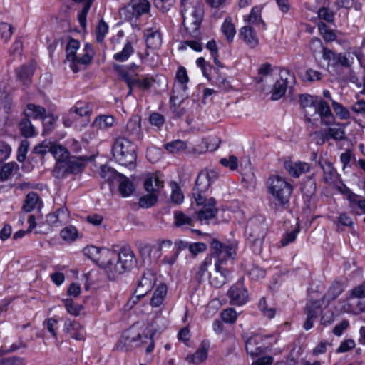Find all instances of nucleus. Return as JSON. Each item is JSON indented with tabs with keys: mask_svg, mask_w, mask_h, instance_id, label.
Returning a JSON list of instances; mask_svg holds the SVG:
<instances>
[{
	"mask_svg": "<svg viewBox=\"0 0 365 365\" xmlns=\"http://www.w3.org/2000/svg\"><path fill=\"white\" fill-rule=\"evenodd\" d=\"M133 53L134 48L132 43L130 41H127L122 51L114 54L113 58L117 61L124 62L127 61Z\"/></svg>",
	"mask_w": 365,
	"mask_h": 365,
	"instance_id": "e433bc0d",
	"label": "nucleus"
},
{
	"mask_svg": "<svg viewBox=\"0 0 365 365\" xmlns=\"http://www.w3.org/2000/svg\"><path fill=\"white\" fill-rule=\"evenodd\" d=\"M51 153L58 161L56 165L63 164L71 156L68 150L61 145L51 144Z\"/></svg>",
	"mask_w": 365,
	"mask_h": 365,
	"instance_id": "a878e982",
	"label": "nucleus"
},
{
	"mask_svg": "<svg viewBox=\"0 0 365 365\" xmlns=\"http://www.w3.org/2000/svg\"><path fill=\"white\" fill-rule=\"evenodd\" d=\"M121 176L122 178L117 181L119 183L118 190L121 196L126 197L131 195L135 189L132 181L128 178L123 174Z\"/></svg>",
	"mask_w": 365,
	"mask_h": 365,
	"instance_id": "cd10ccee",
	"label": "nucleus"
},
{
	"mask_svg": "<svg viewBox=\"0 0 365 365\" xmlns=\"http://www.w3.org/2000/svg\"><path fill=\"white\" fill-rule=\"evenodd\" d=\"M218 178L217 173L215 170L201 171L196 179L195 187L192 190V195L196 204L202 207L196 212L197 218L202 224H209V221L217 215L218 209L216 207L217 202L214 197L207 198L206 192L210 186Z\"/></svg>",
	"mask_w": 365,
	"mask_h": 365,
	"instance_id": "f257e3e1",
	"label": "nucleus"
},
{
	"mask_svg": "<svg viewBox=\"0 0 365 365\" xmlns=\"http://www.w3.org/2000/svg\"><path fill=\"white\" fill-rule=\"evenodd\" d=\"M108 24L101 19L96 29V41L98 42H102L103 41L106 34L108 33Z\"/></svg>",
	"mask_w": 365,
	"mask_h": 365,
	"instance_id": "bf43d9fd",
	"label": "nucleus"
},
{
	"mask_svg": "<svg viewBox=\"0 0 365 365\" xmlns=\"http://www.w3.org/2000/svg\"><path fill=\"white\" fill-rule=\"evenodd\" d=\"M211 256L215 259V272L210 274L209 282L212 287L220 288L230 279V271L227 267L235 255V250L231 245H225L214 239L210 245Z\"/></svg>",
	"mask_w": 365,
	"mask_h": 365,
	"instance_id": "f03ea898",
	"label": "nucleus"
},
{
	"mask_svg": "<svg viewBox=\"0 0 365 365\" xmlns=\"http://www.w3.org/2000/svg\"><path fill=\"white\" fill-rule=\"evenodd\" d=\"M143 36L147 48L158 49L160 47L163 39L159 28L149 27L143 31Z\"/></svg>",
	"mask_w": 365,
	"mask_h": 365,
	"instance_id": "4468645a",
	"label": "nucleus"
},
{
	"mask_svg": "<svg viewBox=\"0 0 365 365\" xmlns=\"http://www.w3.org/2000/svg\"><path fill=\"white\" fill-rule=\"evenodd\" d=\"M175 225L177 227L194 226L192 217L186 215L182 211H175L174 212Z\"/></svg>",
	"mask_w": 365,
	"mask_h": 365,
	"instance_id": "58836bf2",
	"label": "nucleus"
},
{
	"mask_svg": "<svg viewBox=\"0 0 365 365\" xmlns=\"http://www.w3.org/2000/svg\"><path fill=\"white\" fill-rule=\"evenodd\" d=\"M65 330L70 334L71 337L81 341L84 339V331L81 325L76 321L66 320Z\"/></svg>",
	"mask_w": 365,
	"mask_h": 365,
	"instance_id": "5701e85b",
	"label": "nucleus"
},
{
	"mask_svg": "<svg viewBox=\"0 0 365 365\" xmlns=\"http://www.w3.org/2000/svg\"><path fill=\"white\" fill-rule=\"evenodd\" d=\"M163 187V181L160 180L155 175H150L144 181V187L149 193H155Z\"/></svg>",
	"mask_w": 365,
	"mask_h": 365,
	"instance_id": "c85d7f7f",
	"label": "nucleus"
},
{
	"mask_svg": "<svg viewBox=\"0 0 365 365\" xmlns=\"http://www.w3.org/2000/svg\"><path fill=\"white\" fill-rule=\"evenodd\" d=\"M215 83L222 91H226L230 88V83L227 78L221 74H217Z\"/></svg>",
	"mask_w": 365,
	"mask_h": 365,
	"instance_id": "774afa93",
	"label": "nucleus"
},
{
	"mask_svg": "<svg viewBox=\"0 0 365 365\" xmlns=\"http://www.w3.org/2000/svg\"><path fill=\"white\" fill-rule=\"evenodd\" d=\"M51 143L50 142L43 141V143L36 145L33 149L35 154L44 156L46 153H51Z\"/></svg>",
	"mask_w": 365,
	"mask_h": 365,
	"instance_id": "680f3d73",
	"label": "nucleus"
},
{
	"mask_svg": "<svg viewBox=\"0 0 365 365\" xmlns=\"http://www.w3.org/2000/svg\"><path fill=\"white\" fill-rule=\"evenodd\" d=\"M24 113L25 117H27L29 119L31 118L34 120H42V118L46 114V110L42 106L36 105L34 103H28Z\"/></svg>",
	"mask_w": 365,
	"mask_h": 365,
	"instance_id": "393cba45",
	"label": "nucleus"
},
{
	"mask_svg": "<svg viewBox=\"0 0 365 365\" xmlns=\"http://www.w3.org/2000/svg\"><path fill=\"white\" fill-rule=\"evenodd\" d=\"M13 34V27L11 24L1 22L0 23V36L1 39L6 43Z\"/></svg>",
	"mask_w": 365,
	"mask_h": 365,
	"instance_id": "603ef678",
	"label": "nucleus"
},
{
	"mask_svg": "<svg viewBox=\"0 0 365 365\" xmlns=\"http://www.w3.org/2000/svg\"><path fill=\"white\" fill-rule=\"evenodd\" d=\"M322 304L323 302L321 299L309 300L307 302L304 312L307 314V317L303 325L305 330H309L312 328L314 321L322 314Z\"/></svg>",
	"mask_w": 365,
	"mask_h": 365,
	"instance_id": "9d476101",
	"label": "nucleus"
},
{
	"mask_svg": "<svg viewBox=\"0 0 365 365\" xmlns=\"http://www.w3.org/2000/svg\"><path fill=\"white\" fill-rule=\"evenodd\" d=\"M14 168H19V165L14 162L8 163L3 165L0 169V181L4 182L7 180Z\"/></svg>",
	"mask_w": 365,
	"mask_h": 365,
	"instance_id": "c03bdc74",
	"label": "nucleus"
},
{
	"mask_svg": "<svg viewBox=\"0 0 365 365\" xmlns=\"http://www.w3.org/2000/svg\"><path fill=\"white\" fill-rule=\"evenodd\" d=\"M34 73V68L32 66H22L16 70V76L19 81L24 84L31 82V78Z\"/></svg>",
	"mask_w": 365,
	"mask_h": 365,
	"instance_id": "473e14b6",
	"label": "nucleus"
},
{
	"mask_svg": "<svg viewBox=\"0 0 365 365\" xmlns=\"http://www.w3.org/2000/svg\"><path fill=\"white\" fill-rule=\"evenodd\" d=\"M103 252L109 259L106 262H102L101 266L111 281L125 272H130L137 264L135 255L128 247H122L118 254L108 250H103Z\"/></svg>",
	"mask_w": 365,
	"mask_h": 365,
	"instance_id": "7ed1b4c3",
	"label": "nucleus"
},
{
	"mask_svg": "<svg viewBox=\"0 0 365 365\" xmlns=\"http://www.w3.org/2000/svg\"><path fill=\"white\" fill-rule=\"evenodd\" d=\"M158 195L156 193H148L139 199V206L143 208H149L156 204Z\"/></svg>",
	"mask_w": 365,
	"mask_h": 365,
	"instance_id": "49530a36",
	"label": "nucleus"
},
{
	"mask_svg": "<svg viewBox=\"0 0 365 365\" xmlns=\"http://www.w3.org/2000/svg\"><path fill=\"white\" fill-rule=\"evenodd\" d=\"M318 16L320 19H323L327 22L334 21V13L327 7H322L318 10Z\"/></svg>",
	"mask_w": 365,
	"mask_h": 365,
	"instance_id": "338daca9",
	"label": "nucleus"
},
{
	"mask_svg": "<svg viewBox=\"0 0 365 365\" xmlns=\"http://www.w3.org/2000/svg\"><path fill=\"white\" fill-rule=\"evenodd\" d=\"M122 137H126L131 140L132 142L134 140H140L143 138L140 122L135 120H129Z\"/></svg>",
	"mask_w": 365,
	"mask_h": 365,
	"instance_id": "a211bd4d",
	"label": "nucleus"
},
{
	"mask_svg": "<svg viewBox=\"0 0 365 365\" xmlns=\"http://www.w3.org/2000/svg\"><path fill=\"white\" fill-rule=\"evenodd\" d=\"M78 232L76 227L73 225L66 226L61 231V236L63 240L71 242L76 240Z\"/></svg>",
	"mask_w": 365,
	"mask_h": 365,
	"instance_id": "37998d69",
	"label": "nucleus"
},
{
	"mask_svg": "<svg viewBox=\"0 0 365 365\" xmlns=\"http://www.w3.org/2000/svg\"><path fill=\"white\" fill-rule=\"evenodd\" d=\"M114 122L115 119L110 115H100L95 119L93 125L102 129L111 127Z\"/></svg>",
	"mask_w": 365,
	"mask_h": 365,
	"instance_id": "09e8293b",
	"label": "nucleus"
},
{
	"mask_svg": "<svg viewBox=\"0 0 365 365\" xmlns=\"http://www.w3.org/2000/svg\"><path fill=\"white\" fill-rule=\"evenodd\" d=\"M155 281V274L150 270H147L138 282L135 293H139V296H145L153 289Z\"/></svg>",
	"mask_w": 365,
	"mask_h": 365,
	"instance_id": "2eb2a0df",
	"label": "nucleus"
},
{
	"mask_svg": "<svg viewBox=\"0 0 365 365\" xmlns=\"http://www.w3.org/2000/svg\"><path fill=\"white\" fill-rule=\"evenodd\" d=\"M176 78L178 79V84L175 85L170 96L172 107L176 105L177 100H179V103H180L185 98V93L187 88L186 84L189 81V78L185 67H179L176 73Z\"/></svg>",
	"mask_w": 365,
	"mask_h": 365,
	"instance_id": "1a4fd4ad",
	"label": "nucleus"
},
{
	"mask_svg": "<svg viewBox=\"0 0 365 365\" xmlns=\"http://www.w3.org/2000/svg\"><path fill=\"white\" fill-rule=\"evenodd\" d=\"M237 317L236 311L232 308H228L224 309L221 312V318L225 323L232 324L234 323Z\"/></svg>",
	"mask_w": 365,
	"mask_h": 365,
	"instance_id": "4d7b16f0",
	"label": "nucleus"
},
{
	"mask_svg": "<svg viewBox=\"0 0 365 365\" xmlns=\"http://www.w3.org/2000/svg\"><path fill=\"white\" fill-rule=\"evenodd\" d=\"M284 169L294 178H299L302 174L309 171V165L304 162L294 163L286 160L284 163Z\"/></svg>",
	"mask_w": 365,
	"mask_h": 365,
	"instance_id": "6ab92c4d",
	"label": "nucleus"
},
{
	"mask_svg": "<svg viewBox=\"0 0 365 365\" xmlns=\"http://www.w3.org/2000/svg\"><path fill=\"white\" fill-rule=\"evenodd\" d=\"M240 36L251 48H255L259 44V40L256 36V32L251 26H243L240 29Z\"/></svg>",
	"mask_w": 365,
	"mask_h": 365,
	"instance_id": "412c9836",
	"label": "nucleus"
},
{
	"mask_svg": "<svg viewBox=\"0 0 365 365\" xmlns=\"http://www.w3.org/2000/svg\"><path fill=\"white\" fill-rule=\"evenodd\" d=\"M86 159V156H70L63 164L56 165L54 173L56 177L64 178L68 174H77L81 172L85 166L84 161Z\"/></svg>",
	"mask_w": 365,
	"mask_h": 365,
	"instance_id": "6e6552de",
	"label": "nucleus"
},
{
	"mask_svg": "<svg viewBox=\"0 0 365 365\" xmlns=\"http://www.w3.org/2000/svg\"><path fill=\"white\" fill-rule=\"evenodd\" d=\"M299 232V229L297 227L290 232H285L280 241L282 246H287L289 244L293 242L296 240Z\"/></svg>",
	"mask_w": 365,
	"mask_h": 365,
	"instance_id": "13d9d810",
	"label": "nucleus"
},
{
	"mask_svg": "<svg viewBox=\"0 0 365 365\" xmlns=\"http://www.w3.org/2000/svg\"><path fill=\"white\" fill-rule=\"evenodd\" d=\"M101 252V249L93 245L87 246L83 249V254L90 259L98 264V265L102 268L101 265L103 262H101L100 259Z\"/></svg>",
	"mask_w": 365,
	"mask_h": 365,
	"instance_id": "4c0bfd02",
	"label": "nucleus"
},
{
	"mask_svg": "<svg viewBox=\"0 0 365 365\" xmlns=\"http://www.w3.org/2000/svg\"><path fill=\"white\" fill-rule=\"evenodd\" d=\"M346 138L345 132L341 128H329L322 133V143H325L330 138L335 140H342Z\"/></svg>",
	"mask_w": 365,
	"mask_h": 365,
	"instance_id": "c756f323",
	"label": "nucleus"
},
{
	"mask_svg": "<svg viewBox=\"0 0 365 365\" xmlns=\"http://www.w3.org/2000/svg\"><path fill=\"white\" fill-rule=\"evenodd\" d=\"M314 108L315 113H317L320 116L321 123L322 125L328 126L334 123L335 118L327 102L319 97Z\"/></svg>",
	"mask_w": 365,
	"mask_h": 365,
	"instance_id": "f8f14e48",
	"label": "nucleus"
},
{
	"mask_svg": "<svg viewBox=\"0 0 365 365\" xmlns=\"http://www.w3.org/2000/svg\"><path fill=\"white\" fill-rule=\"evenodd\" d=\"M138 146L126 137L116 138L112 145L114 160L119 165L135 168L137 160Z\"/></svg>",
	"mask_w": 365,
	"mask_h": 365,
	"instance_id": "20e7f679",
	"label": "nucleus"
},
{
	"mask_svg": "<svg viewBox=\"0 0 365 365\" xmlns=\"http://www.w3.org/2000/svg\"><path fill=\"white\" fill-rule=\"evenodd\" d=\"M19 128L21 135L25 138H32L36 135L34 126L27 117L24 116L21 120L19 123Z\"/></svg>",
	"mask_w": 365,
	"mask_h": 365,
	"instance_id": "7c9ffc66",
	"label": "nucleus"
},
{
	"mask_svg": "<svg viewBox=\"0 0 365 365\" xmlns=\"http://www.w3.org/2000/svg\"><path fill=\"white\" fill-rule=\"evenodd\" d=\"M206 48L210 51L216 66L220 68H223L224 66L218 59V49L215 41L211 40L208 41L206 44Z\"/></svg>",
	"mask_w": 365,
	"mask_h": 365,
	"instance_id": "3c124183",
	"label": "nucleus"
},
{
	"mask_svg": "<svg viewBox=\"0 0 365 365\" xmlns=\"http://www.w3.org/2000/svg\"><path fill=\"white\" fill-rule=\"evenodd\" d=\"M63 303L67 312L69 314L75 316H77L80 314L81 306L75 304L73 299H66L63 300Z\"/></svg>",
	"mask_w": 365,
	"mask_h": 365,
	"instance_id": "052dcab7",
	"label": "nucleus"
},
{
	"mask_svg": "<svg viewBox=\"0 0 365 365\" xmlns=\"http://www.w3.org/2000/svg\"><path fill=\"white\" fill-rule=\"evenodd\" d=\"M41 206L42 202L38 195L35 192H30L26 196L22 210L26 212H30L36 207L40 208Z\"/></svg>",
	"mask_w": 365,
	"mask_h": 365,
	"instance_id": "b1692460",
	"label": "nucleus"
},
{
	"mask_svg": "<svg viewBox=\"0 0 365 365\" xmlns=\"http://www.w3.org/2000/svg\"><path fill=\"white\" fill-rule=\"evenodd\" d=\"M78 48L79 41L70 37L66 46V60L74 62L76 58V51Z\"/></svg>",
	"mask_w": 365,
	"mask_h": 365,
	"instance_id": "f704fd0d",
	"label": "nucleus"
},
{
	"mask_svg": "<svg viewBox=\"0 0 365 365\" xmlns=\"http://www.w3.org/2000/svg\"><path fill=\"white\" fill-rule=\"evenodd\" d=\"M123 174L106 165L101 167L100 176L110 183L117 182Z\"/></svg>",
	"mask_w": 365,
	"mask_h": 365,
	"instance_id": "bb28decb",
	"label": "nucleus"
},
{
	"mask_svg": "<svg viewBox=\"0 0 365 365\" xmlns=\"http://www.w3.org/2000/svg\"><path fill=\"white\" fill-rule=\"evenodd\" d=\"M221 31L225 36L227 41L232 42L236 34V29L230 18H226L221 26Z\"/></svg>",
	"mask_w": 365,
	"mask_h": 365,
	"instance_id": "72a5a7b5",
	"label": "nucleus"
},
{
	"mask_svg": "<svg viewBox=\"0 0 365 365\" xmlns=\"http://www.w3.org/2000/svg\"><path fill=\"white\" fill-rule=\"evenodd\" d=\"M319 164L324 173V180L329 184H334L339 178L340 175L337 173L336 170L333 166L332 163L327 160H319Z\"/></svg>",
	"mask_w": 365,
	"mask_h": 365,
	"instance_id": "aec40b11",
	"label": "nucleus"
},
{
	"mask_svg": "<svg viewBox=\"0 0 365 365\" xmlns=\"http://www.w3.org/2000/svg\"><path fill=\"white\" fill-rule=\"evenodd\" d=\"M210 346V343L208 340H203L193 354L187 355L186 356V361L195 364H198L202 362L207 358Z\"/></svg>",
	"mask_w": 365,
	"mask_h": 365,
	"instance_id": "dca6fc26",
	"label": "nucleus"
},
{
	"mask_svg": "<svg viewBox=\"0 0 365 365\" xmlns=\"http://www.w3.org/2000/svg\"><path fill=\"white\" fill-rule=\"evenodd\" d=\"M247 273L250 278L253 280H258L259 279L264 278L266 274L264 269L255 264L251 265V267L247 269Z\"/></svg>",
	"mask_w": 365,
	"mask_h": 365,
	"instance_id": "864d4df0",
	"label": "nucleus"
},
{
	"mask_svg": "<svg viewBox=\"0 0 365 365\" xmlns=\"http://www.w3.org/2000/svg\"><path fill=\"white\" fill-rule=\"evenodd\" d=\"M261 7L259 6H254L248 16V22L252 24H262V29H266V24L262 19L261 15Z\"/></svg>",
	"mask_w": 365,
	"mask_h": 365,
	"instance_id": "79ce46f5",
	"label": "nucleus"
},
{
	"mask_svg": "<svg viewBox=\"0 0 365 365\" xmlns=\"http://www.w3.org/2000/svg\"><path fill=\"white\" fill-rule=\"evenodd\" d=\"M187 46L190 47L192 49H193L195 51H201L202 50V44L200 43L199 41L196 40H191V41H185L181 42L180 46H179L180 50H185L186 49Z\"/></svg>",
	"mask_w": 365,
	"mask_h": 365,
	"instance_id": "0e129e2a",
	"label": "nucleus"
},
{
	"mask_svg": "<svg viewBox=\"0 0 365 365\" xmlns=\"http://www.w3.org/2000/svg\"><path fill=\"white\" fill-rule=\"evenodd\" d=\"M212 257L211 255L207 257L199 265L198 269L196 272V277L200 282L203 280V277L207 272L208 267L212 264Z\"/></svg>",
	"mask_w": 365,
	"mask_h": 365,
	"instance_id": "8fccbe9b",
	"label": "nucleus"
},
{
	"mask_svg": "<svg viewBox=\"0 0 365 365\" xmlns=\"http://www.w3.org/2000/svg\"><path fill=\"white\" fill-rule=\"evenodd\" d=\"M230 302L232 305L240 306L246 303L248 294L242 283L233 284L227 292Z\"/></svg>",
	"mask_w": 365,
	"mask_h": 365,
	"instance_id": "9b49d317",
	"label": "nucleus"
},
{
	"mask_svg": "<svg viewBox=\"0 0 365 365\" xmlns=\"http://www.w3.org/2000/svg\"><path fill=\"white\" fill-rule=\"evenodd\" d=\"M354 63V58L349 59L346 53H339L336 54V58L334 63H331V66L337 67L342 66L344 68H350Z\"/></svg>",
	"mask_w": 365,
	"mask_h": 365,
	"instance_id": "a18cd8bd",
	"label": "nucleus"
},
{
	"mask_svg": "<svg viewBox=\"0 0 365 365\" xmlns=\"http://www.w3.org/2000/svg\"><path fill=\"white\" fill-rule=\"evenodd\" d=\"M343 290L342 284L339 282H334L329 288L324 297L329 302L334 301L342 293Z\"/></svg>",
	"mask_w": 365,
	"mask_h": 365,
	"instance_id": "ea45409f",
	"label": "nucleus"
},
{
	"mask_svg": "<svg viewBox=\"0 0 365 365\" xmlns=\"http://www.w3.org/2000/svg\"><path fill=\"white\" fill-rule=\"evenodd\" d=\"M265 348L264 338L260 334L251 336L245 343L246 351L252 356H257L262 354Z\"/></svg>",
	"mask_w": 365,
	"mask_h": 365,
	"instance_id": "ddd939ff",
	"label": "nucleus"
},
{
	"mask_svg": "<svg viewBox=\"0 0 365 365\" xmlns=\"http://www.w3.org/2000/svg\"><path fill=\"white\" fill-rule=\"evenodd\" d=\"M296 82L295 76L286 68H281L279 71V78L276 81L272 90L271 98L273 101H277L284 96L287 88L292 93L293 86Z\"/></svg>",
	"mask_w": 365,
	"mask_h": 365,
	"instance_id": "0eeeda50",
	"label": "nucleus"
},
{
	"mask_svg": "<svg viewBox=\"0 0 365 365\" xmlns=\"http://www.w3.org/2000/svg\"><path fill=\"white\" fill-rule=\"evenodd\" d=\"M265 218L262 215H257L247 222L245 236L253 252L259 255L262 251V245L267 234Z\"/></svg>",
	"mask_w": 365,
	"mask_h": 365,
	"instance_id": "39448f33",
	"label": "nucleus"
},
{
	"mask_svg": "<svg viewBox=\"0 0 365 365\" xmlns=\"http://www.w3.org/2000/svg\"><path fill=\"white\" fill-rule=\"evenodd\" d=\"M153 334H138L136 336L130 337L127 336L125 341V343H133L135 342L137 343V346H140L141 344H143L145 343H148L149 344L146 348V352L150 353L152 352L154 349V341H153Z\"/></svg>",
	"mask_w": 365,
	"mask_h": 365,
	"instance_id": "4be33fe9",
	"label": "nucleus"
},
{
	"mask_svg": "<svg viewBox=\"0 0 365 365\" xmlns=\"http://www.w3.org/2000/svg\"><path fill=\"white\" fill-rule=\"evenodd\" d=\"M165 148L170 153H174L185 150L186 148V143L181 140H176L167 143Z\"/></svg>",
	"mask_w": 365,
	"mask_h": 365,
	"instance_id": "6e6d98bb",
	"label": "nucleus"
},
{
	"mask_svg": "<svg viewBox=\"0 0 365 365\" xmlns=\"http://www.w3.org/2000/svg\"><path fill=\"white\" fill-rule=\"evenodd\" d=\"M268 192L274 197L276 209L289 204L293 191L292 185L279 175H272L267 181Z\"/></svg>",
	"mask_w": 365,
	"mask_h": 365,
	"instance_id": "423d86ee",
	"label": "nucleus"
},
{
	"mask_svg": "<svg viewBox=\"0 0 365 365\" xmlns=\"http://www.w3.org/2000/svg\"><path fill=\"white\" fill-rule=\"evenodd\" d=\"M258 307L264 314V316L272 319L275 315V310L272 308H268L267 304L264 297L260 299L258 304Z\"/></svg>",
	"mask_w": 365,
	"mask_h": 365,
	"instance_id": "e2e57ef3",
	"label": "nucleus"
},
{
	"mask_svg": "<svg viewBox=\"0 0 365 365\" xmlns=\"http://www.w3.org/2000/svg\"><path fill=\"white\" fill-rule=\"evenodd\" d=\"M150 4L148 0H140L138 4H133L132 14L135 18H138L143 14H146L149 11Z\"/></svg>",
	"mask_w": 365,
	"mask_h": 365,
	"instance_id": "c9c22d12",
	"label": "nucleus"
},
{
	"mask_svg": "<svg viewBox=\"0 0 365 365\" xmlns=\"http://www.w3.org/2000/svg\"><path fill=\"white\" fill-rule=\"evenodd\" d=\"M192 16L193 17V21L191 23L190 26H187L185 24V19L183 17V25L186 28V30L189 32V34L194 38H198L200 32V25L202 21V9L197 7H193V11H192Z\"/></svg>",
	"mask_w": 365,
	"mask_h": 365,
	"instance_id": "f3484780",
	"label": "nucleus"
},
{
	"mask_svg": "<svg viewBox=\"0 0 365 365\" xmlns=\"http://www.w3.org/2000/svg\"><path fill=\"white\" fill-rule=\"evenodd\" d=\"M170 198L171 201L175 204H180L183 202V193L182 192L181 189L176 184L172 187Z\"/></svg>",
	"mask_w": 365,
	"mask_h": 365,
	"instance_id": "69168bd1",
	"label": "nucleus"
},
{
	"mask_svg": "<svg viewBox=\"0 0 365 365\" xmlns=\"http://www.w3.org/2000/svg\"><path fill=\"white\" fill-rule=\"evenodd\" d=\"M332 108L341 119H348L350 116L349 110L342 104L331 100Z\"/></svg>",
	"mask_w": 365,
	"mask_h": 365,
	"instance_id": "5fc2aeb1",
	"label": "nucleus"
},
{
	"mask_svg": "<svg viewBox=\"0 0 365 365\" xmlns=\"http://www.w3.org/2000/svg\"><path fill=\"white\" fill-rule=\"evenodd\" d=\"M56 120L57 118L53 115H45L42 118L43 135L50 134L54 130Z\"/></svg>",
	"mask_w": 365,
	"mask_h": 365,
	"instance_id": "a19ab883",
	"label": "nucleus"
},
{
	"mask_svg": "<svg viewBox=\"0 0 365 365\" xmlns=\"http://www.w3.org/2000/svg\"><path fill=\"white\" fill-rule=\"evenodd\" d=\"M299 98L300 106L304 109L307 107H315V105L319 98V96H314L307 93L300 94Z\"/></svg>",
	"mask_w": 365,
	"mask_h": 365,
	"instance_id": "de8ad7c7",
	"label": "nucleus"
},
{
	"mask_svg": "<svg viewBox=\"0 0 365 365\" xmlns=\"http://www.w3.org/2000/svg\"><path fill=\"white\" fill-rule=\"evenodd\" d=\"M168 288L165 284H160L153 293L150 299L152 307H158L162 304L167 294Z\"/></svg>",
	"mask_w": 365,
	"mask_h": 365,
	"instance_id": "2f4dec72",
	"label": "nucleus"
}]
</instances>
